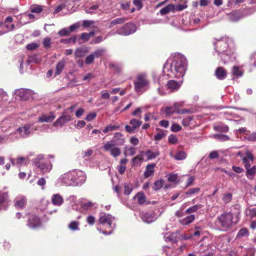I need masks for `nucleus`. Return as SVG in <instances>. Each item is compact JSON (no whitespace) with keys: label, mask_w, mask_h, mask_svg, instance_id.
Listing matches in <instances>:
<instances>
[{"label":"nucleus","mask_w":256,"mask_h":256,"mask_svg":"<svg viewBox=\"0 0 256 256\" xmlns=\"http://www.w3.org/2000/svg\"><path fill=\"white\" fill-rule=\"evenodd\" d=\"M134 90L137 92H142L143 89L146 88L149 84V81L146 76L144 74H140L137 76L134 82Z\"/></svg>","instance_id":"obj_1"},{"label":"nucleus","mask_w":256,"mask_h":256,"mask_svg":"<svg viewBox=\"0 0 256 256\" xmlns=\"http://www.w3.org/2000/svg\"><path fill=\"white\" fill-rule=\"evenodd\" d=\"M232 219L233 214L230 212L222 214L218 218V222L224 230H228L232 228Z\"/></svg>","instance_id":"obj_2"},{"label":"nucleus","mask_w":256,"mask_h":256,"mask_svg":"<svg viewBox=\"0 0 256 256\" xmlns=\"http://www.w3.org/2000/svg\"><path fill=\"white\" fill-rule=\"evenodd\" d=\"M124 140L120 139V142L116 143L114 142H108L104 146L106 151L110 150L111 154L114 156L116 157L120 155V150L118 148H112L116 145H122L124 143Z\"/></svg>","instance_id":"obj_3"},{"label":"nucleus","mask_w":256,"mask_h":256,"mask_svg":"<svg viewBox=\"0 0 256 256\" xmlns=\"http://www.w3.org/2000/svg\"><path fill=\"white\" fill-rule=\"evenodd\" d=\"M136 30V26L132 22H127L118 29L116 32L120 35L128 36L134 33Z\"/></svg>","instance_id":"obj_4"},{"label":"nucleus","mask_w":256,"mask_h":256,"mask_svg":"<svg viewBox=\"0 0 256 256\" xmlns=\"http://www.w3.org/2000/svg\"><path fill=\"white\" fill-rule=\"evenodd\" d=\"M36 166L39 168L43 174L49 172L52 168V164L50 161L42 162L35 159L34 160Z\"/></svg>","instance_id":"obj_5"},{"label":"nucleus","mask_w":256,"mask_h":256,"mask_svg":"<svg viewBox=\"0 0 256 256\" xmlns=\"http://www.w3.org/2000/svg\"><path fill=\"white\" fill-rule=\"evenodd\" d=\"M140 216L144 222L148 224H150L156 219L154 212H142L140 214Z\"/></svg>","instance_id":"obj_6"},{"label":"nucleus","mask_w":256,"mask_h":256,"mask_svg":"<svg viewBox=\"0 0 256 256\" xmlns=\"http://www.w3.org/2000/svg\"><path fill=\"white\" fill-rule=\"evenodd\" d=\"M16 94L22 100H27L32 96V92L30 90L21 89L16 91Z\"/></svg>","instance_id":"obj_7"},{"label":"nucleus","mask_w":256,"mask_h":256,"mask_svg":"<svg viewBox=\"0 0 256 256\" xmlns=\"http://www.w3.org/2000/svg\"><path fill=\"white\" fill-rule=\"evenodd\" d=\"M228 20L231 22H235L244 17L243 14L240 10L232 11L228 14Z\"/></svg>","instance_id":"obj_8"},{"label":"nucleus","mask_w":256,"mask_h":256,"mask_svg":"<svg viewBox=\"0 0 256 256\" xmlns=\"http://www.w3.org/2000/svg\"><path fill=\"white\" fill-rule=\"evenodd\" d=\"M71 120V116L69 114H66L60 117L54 123V126L56 127L62 126L64 124Z\"/></svg>","instance_id":"obj_9"},{"label":"nucleus","mask_w":256,"mask_h":256,"mask_svg":"<svg viewBox=\"0 0 256 256\" xmlns=\"http://www.w3.org/2000/svg\"><path fill=\"white\" fill-rule=\"evenodd\" d=\"M41 224L40 218L36 216H32L30 217L28 221V225L32 228H36L39 227Z\"/></svg>","instance_id":"obj_10"},{"label":"nucleus","mask_w":256,"mask_h":256,"mask_svg":"<svg viewBox=\"0 0 256 256\" xmlns=\"http://www.w3.org/2000/svg\"><path fill=\"white\" fill-rule=\"evenodd\" d=\"M228 48V44L226 42H220L216 44L215 49L220 54H224L226 52Z\"/></svg>","instance_id":"obj_11"},{"label":"nucleus","mask_w":256,"mask_h":256,"mask_svg":"<svg viewBox=\"0 0 256 256\" xmlns=\"http://www.w3.org/2000/svg\"><path fill=\"white\" fill-rule=\"evenodd\" d=\"M215 75L218 80H224L227 76V72L223 67H218L215 71Z\"/></svg>","instance_id":"obj_12"},{"label":"nucleus","mask_w":256,"mask_h":256,"mask_svg":"<svg viewBox=\"0 0 256 256\" xmlns=\"http://www.w3.org/2000/svg\"><path fill=\"white\" fill-rule=\"evenodd\" d=\"M172 64L174 65V70L177 72H180V74H182L184 72L185 68L184 64L182 61L181 60H176L173 62Z\"/></svg>","instance_id":"obj_13"},{"label":"nucleus","mask_w":256,"mask_h":256,"mask_svg":"<svg viewBox=\"0 0 256 256\" xmlns=\"http://www.w3.org/2000/svg\"><path fill=\"white\" fill-rule=\"evenodd\" d=\"M26 204V199L24 197L18 198L14 200V206L16 208H23Z\"/></svg>","instance_id":"obj_14"},{"label":"nucleus","mask_w":256,"mask_h":256,"mask_svg":"<svg viewBox=\"0 0 256 256\" xmlns=\"http://www.w3.org/2000/svg\"><path fill=\"white\" fill-rule=\"evenodd\" d=\"M156 164H150L147 165L146 167V170L145 172H144V177L145 178H148L150 176H152L154 173V168L156 166Z\"/></svg>","instance_id":"obj_15"},{"label":"nucleus","mask_w":256,"mask_h":256,"mask_svg":"<svg viewBox=\"0 0 256 256\" xmlns=\"http://www.w3.org/2000/svg\"><path fill=\"white\" fill-rule=\"evenodd\" d=\"M30 126L25 125L23 127H20L18 128L17 130L22 134V136L24 138L28 136L30 134Z\"/></svg>","instance_id":"obj_16"},{"label":"nucleus","mask_w":256,"mask_h":256,"mask_svg":"<svg viewBox=\"0 0 256 256\" xmlns=\"http://www.w3.org/2000/svg\"><path fill=\"white\" fill-rule=\"evenodd\" d=\"M166 86L168 89L174 90H178L180 86V84L176 80H170L168 81Z\"/></svg>","instance_id":"obj_17"},{"label":"nucleus","mask_w":256,"mask_h":256,"mask_svg":"<svg viewBox=\"0 0 256 256\" xmlns=\"http://www.w3.org/2000/svg\"><path fill=\"white\" fill-rule=\"evenodd\" d=\"M88 52L86 48H77L75 51L74 56L76 58H82Z\"/></svg>","instance_id":"obj_18"},{"label":"nucleus","mask_w":256,"mask_h":256,"mask_svg":"<svg viewBox=\"0 0 256 256\" xmlns=\"http://www.w3.org/2000/svg\"><path fill=\"white\" fill-rule=\"evenodd\" d=\"M110 216V215H106L105 214H104L102 216H100L99 219V222L100 224H108L109 226L110 227L112 225V222Z\"/></svg>","instance_id":"obj_19"},{"label":"nucleus","mask_w":256,"mask_h":256,"mask_svg":"<svg viewBox=\"0 0 256 256\" xmlns=\"http://www.w3.org/2000/svg\"><path fill=\"white\" fill-rule=\"evenodd\" d=\"M63 202V198L60 194H56L53 196L52 198V202L54 204L60 206Z\"/></svg>","instance_id":"obj_20"},{"label":"nucleus","mask_w":256,"mask_h":256,"mask_svg":"<svg viewBox=\"0 0 256 256\" xmlns=\"http://www.w3.org/2000/svg\"><path fill=\"white\" fill-rule=\"evenodd\" d=\"M136 198L138 199V204H143L146 202V196L142 192H138L134 197V198Z\"/></svg>","instance_id":"obj_21"},{"label":"nucleus","mask_w":256,"mask_h":256,"mask_svg":"<svg viewBox=\"0 0 256 256\" xmlns=\"http://www.w3.org/2000/svg\"><path fill=\"white\" fill-rule=\"evenodd\" d=\"M55 118V116L52 114L47 116L46 114L42 115L39 118L38 121L40 122H52Z\"/></svg>","instance_id":"obj_22"},{"label":"nucleus","mask_w":256,"mask_h":256,"mask_svg":"<svg viewBox=\"0 0 256 256\" xmlns=\"http://www.w3.org/2000/svg\"><path fill=\"white\" fill-rule=\"evenodd\" d=\"M127 20H128V18H117L114 19L110 22V26L112 27L116 24H124Z\"/></svg>","instance_id":"obj_23"},{"label":"nucleus","mask_w":256,"mask_h":256,"mask_svg":"<svg viewBox=\"0 0 256 256\" xmlns=\"http://www.w3.org/2000/svg\"><path fill=\"white\" fill-rule=\"evenodd\" d=\"M256 174V166H254L248 170L246 172V176L250 180H252L254 176Z\"/></svg>","instance_id":"obj_24"},{"label":"nucleus","mask_w":256,"mask_h":256,"mask_svg":"<svg viewBox=\"0 0 256 256\" xmlns=\"http://www.w3.org/2000/svg\"><path fill=\"white\" fill-rule=\"evenodd\" d=\"M64 67V62L60 61L59 62L56 66V70L55 72L54 76L58 75L62 71Z\"/></svg>","instance_id":"obj_25"},{"label":"nucleus","mask_w":256,"mask_h":256,"mask_svg":"<svg viewBox=\"0 0 256 256\" xmlns=\"http://www.w3.org/2000/svg\"><path fill=\"white\" fill-rule=\"evenodd\" d=\"M170 11L174 12V5L172 4H170L161 9L160 13L162 15H164L168 14Z\"/></svg>","instance_id":"obj_26"},{"label":"nucleus","mask_w":256,"mask_h":256,"mask_svg":"<svg viewBox=\"0 0 256 256\" xmlns=\"http://www.w3.org/2000/svg\"><path fill=\"white\" fill-rule=\"evenodd\" d=\"M77 38L76 35H74L73 36L69 38L66 39H62L60 41V43L64 44H76V40Z\"/></svg>","instance_id":"obj_27"},{"label":"nucleus","mask_w":256,"mask_h":256,"mask_svg":"<svg viewBox=\"0 0 256 256\" xmlns=\"http://www.w3.org/2000/svg\"><path fill=\"white\" fill-rule=\"evenodd\" d=\"M8 192H0V210L2 208V205L8 200Z\"/></svg>","instance_id":"obj_28"},{"label":"nucleus","mask_w":256,"mask_h":256,"mask_svg":"<svg viewBox=\"0 0 256 256\" xmlns=\"http://www.w3.org/2000/svg\"><path fill=\"white\" fill-rule=\"evenodd\" d=\"M130 124L132 125V128H134L135 130L140 126L142 124V122L137 120L136 118H132L130 120Z\"/></svg>","instance_id":"obj_29"},{"label":"nucleus","mask_w":256,"mask_h":256,"mask_svg":"<svg viewBox=\"0 0 256 256\" xmlns=\"http://www.w3.org/2000/svg\"><path fill=\"white\" fill-rule=\"evenodd\" d=\"M232 73L234 76H236V77L242 76L243 74L242 71L240 70L238 66H234L232 68Z\"/></svg>","instance_id":"obj_30"},{"label":"nucleus","mask_w":256,"mask_h":256,"mask_svg":"<svg viewBox=\"0 0 256 256\" xmlns=\"http://www.w3.org/2000/svg\"><path fill=\"white\" fill-rule=\"evenodd\" d=\"M214 128L215 130L223 132H227L228 130V127L224 125L216 126L214 127Z\"/></svg>","instance_id":"obj_31"},{"label":"nucleus","mask_w":256,"mask_h":256,"mask_svg":"<svg viewBox=\"0 0 256 256\" xmlns=\"http://www.w3.org/2000/svg\"><path fill=\"white\" fill-rule=\"evenodd\" d=\"M146 154L148 156V160H152L155 158L156 156L160 155L158 152H152L150 150H148L146 152Z\"/></svg>","instance_id":"obj_32"},{"label":"nucleus","mask_w":256,"mask_h":256,"mask_svg":"<svg viewBox=\"0 0 256 256\" xmlns=\"http://www.w3.org/2000/svg\"><path fill=\"white\" fill-rule=\"evenodd\" d=\"M164 184V180H160L156 181L154 184L153 189L154 190H160L162 186Z\"/></svg>","instance_id":"obj_33"},{"label":"nucleus","mask_w":256,"mask_h":256,"mask_svg":"<svg viewBox=\"0 0 256 256\" xmlns=\"http://www.w3.org/2000/svg\"><path fill=\"white\" fill-rule=\"evenodd\" d=\"M156 130L158 131H160V132L154 136V140H160L166 136V134L164 132V130L159 128H156Z\"/></svg>","instance_id":"obj_34"},{"label":"nucleus","mask_w":256,"mask_h":256,"mask_svg":"<svg viewBox=\"0 0 256 256\" xmlns=\"http://www.w3.org/2000/svg\"><path fill=\"white\" fill-rule=\"evenodd\" d=\"M186 154L183 151L177 152L174 158L177 160H182L186 158Z\"/></svg>","instance_id":"obj_35"},{"label":"nucleus","mask_w":256,"mask_h":256,"mask_svg":"<svg viewBox=\"0 0 256 256\" xmlns=\"http://www.w3.org/2000/svg\"><path fill=\"white\" fill-rule=\"evenodd\" d=\"M202 208V204H196L188 208L186 210V212L188 214H190L192 212H196L198 209Z\"/></svg>","instance_id":"obj_36"},{"label":"nucleus","mask_w":256,"mask_h":256,"mask_svg":"<svg viewBox=\"0 0 256 256\" xmlns=\"http://www.w3.org/2000/svg\"><path fill=\"white\" fill-rule=\"evenodd\" d=\"M194 218L195 217L194 215H190L186 217L182 220L183 224L184 225L188 224L194 221Z\"/></svg>","instance_id":"obj_37"},{"label":"nucleus","mask_w":256,"mask_h":256,"mask_svg":"<svg viewBox=\"0 0 256 256\" xmlns=\"http://www.w3.org/2000/svg\"><path fill=\"white\" fill-rule=\"evenodd\" d=\"M214 138L216 139H218L223 141L229 140V138L228 136L222 134H215L214 135Z\"/></svg>","instance_id":"obj_38"},{"label":"nucleus","mask_w":256,"mask_h":256,"mask_svg":"<svg viewBox=\"0 0 256 256\" xmlns=\"http://www.w3.org/2000/svg\"><path fill=\"white\" fill-rule=\"evenodd\" d=\"M90 39V38L88 34V33L84 32L82 33L80 35V38L78 39V40H82V42H88ZM82 42H79V44H82Z\"/></svg>","instance_id":"obj_39"},{"label":"nucleus","mask_w":256,"mask_h":256,"mask_svg":"<svg viewBox=\"0 0 256 256\" xmlns=\"http://www.w3.org/2000/svg\"><path fill=\"white\" fill-rule=\"evenodd\" d=\"M248 232L246 228H242L238 234L237 238H240L244 236L248 235Z\"/></svg>","instance_id":"obj_40"},{"label":"nucleus","mask_w":256,"mask_h":256,"mask_svg":"<svg viewBox=\"0 0 256 256\" xmlns=\"http://www.w3.org/2000/svg\"><path fill=\"white\" fill-rule=\"evenodd\" d=\"M104 51L103 49H98L92 53L91 54L94 56V58H98L102 55Z\"/></svg>","instance_id":"obj_41"},{"label":"nucleus","mask_w":256,"mask_h":256,"mask_svg":"<svg viewBox=\"0 0 256 256\" xmlns=\"http://www.w3.org/2000/svg\"><path fill=\"white\" fill-rule=\"evenodd\" d=\"M122 137V134L120 132H116L115 134L114 140L111 142H114L116 143H118L120 142V139H124Z\"/></svg>","instance_id":"obj_42"},{"label":"nucleus","mask_w":256,"mask_h":256,"mask_svg":"<svg viewBox=\"0 0 256 256\" xmlns=\"http://www.w3.org/2000/svg\"><path fill=\"white\" fill-rule=\"evenodd\" d=\"M78 224H79V222H78L73 221V222H72L69 224L68 228L72 230H78Z\"/></svg>","instance_id":"obj_43"},{"label":"nucleus","mask_w":256,"mask_h":256,"mask_svg":"<svg viewBox=\"0 0 256 256\" xmlns=\"http://www.w3.org/2000/svg\"><path fill=\"white\" fill-rule=\"evenodd\" d=\"M132 190V186L131 184H125L124 186V194L125 195H128L131 192Z\"/></svg>","instance_id":"obj_44"},{"label":"nucleus","mask_w":256,"mask_h":256,"mask_svg":"<svg viewBox=\"0 0 256 256\" xmlns=\"http://www.w3.org/2000/svg\"><path fill=\"white\" fill-rule=\"evenodd\" d=\"M39 46V45L35 42H32L30 44H28L26 46V48L28 50H32L38 48Z\"/></svg>","instance_id":"obj_45"},{"label":"nucleus","mask_w":256,"mask_h":256,"mask_svg":"<svg viewBox=\"0 0 256 256\" xmlns=\"http://www.w3.org/2000/svg\"><path fill=\"white\" fill-rule=\"evenodd\" d=\"M58 34L61 36H66L70 35V32H68V29L64 28L60 30Z\"/></svg>","instance_id":"obj_46"},{"label":"nucleus","mask_w":256,"mask_h":256,"mask_svg":"<svg viewBox=\"0 0 256 256\" xmlns=\"http://www.w3.org/2000/svg\"><path fill=\"white\" fill-rule=\"evenodd\" d=\"M30 11L32 13L39 14L42 11V6H37L30 8Z\"/></svg>","instance_id":"obj_47"},{"label":"nucleus","mask_w":256,"mask_h":256,"mask_svg":"<svg viewBox=\"0 0 256 256\" xmlns=\"http://www.w3.org/2000/svg\"><path fill=\"white\" fill-rule=\"evenodd\" d=\"M118 128V126H113L112 124H110L104 129L103 132L104 133H106L108 131H112V130H115Z\"/></svg>","instance_id":"obj_48"},{"label":"nucleus","mask_w":256,"mask_h":256,"mask_svg":"<svg viewBox=\"0 0 256 256\" xmlns=\"http://www.w3.org/2000/svg\"><path fill=\"white\" fill-rule=\"evenodd\" d=\"M44 46L46 48H49L51 45V40L50 38L46 37V38L43 42Z\"/></svg>","instance_id":"obj_49"},{"label":"nucleus","mask_w":256,"mask_h":256,"mask_svg":"<svg viewBox=\"0 0 256 256\" xmlns=\"http://www.w3.org/2000/svg\"><path fill=\"white\" fill-rule=\"evenodd\" d=\"M193 119V117L192 116H188L186 118H184L182 120V124L184 126H188L191 120Z\"/></svg>","instance_id":"obj_50"},{"label":"nucleus","mask_w":256,"mask_h":256,"mask_svg":"<svg viewBox=\"0 0 256 256\" xmlns=\"http://www.w3.org/2000/svg\"><path fill=\"white\" fill-rule=\"evenodd\" d=\"M187 7V6L186 4H178L176 5H174V10L180 11Z\"/></svg>","instance_id":"obj_51"},{"label":"nucleus","mask_w":256,"mask_h":256,"mask_svg":"<svg viewBox=\"0 0 256 256\" xmlns=\"http://www.w3.org/2000/svg\"><path fill=\"white\" fill-rule=\"evenodd\" d=\"M200 190V188H190L186 192V195H191L198 192Z\"/></svg>","instance_id":"obj_52"},{"label":"nucleus","mask_w":256,"mask_h":256,"mask_svg":"<svg viewBox=\"0 0 256 256\" xmlns=\"http://www.w3.org/2000/svg\"><path fill=\"white\" fill-rule=\"evenodd\" d=\"M232 198V194L230 193H228L224 195L222 200L228 203L230 202Z\"/></svg>","instance_id":"obj_53"},{"label":"nucleus","mask_w":256,"mask_h":256,"mask_svg":"<svg viewBox=\"0 0 256 256\" xmlns=\"http://www.w3.org/2000/svg\"><path fill=\"white\" fill-rule=\"evenodd\" d=\"M96 116V112H92L88 114L85 118V120L87 121H92L93 120Z\"/></svg>","instance_id":"obj_54"},{"label":"nucleus","mask_w":256,"mask_h":256,"mask_svg":"<svg viewBox=\"0 0 256 256\" xmlns=\"http://www.w3.org/2000/svg\"><path fill=\"white\" fill-rule=\"evenodd\" d=\"M142 0H134L133 4L137 7L138 10H140L143 6Z\"/></svg>","instance_id":"obj_55"},{"label":"nucleus","mask_w":256,"mask_h":256,"mask_svg":"<svg viewBox=\"0 0 256 256\" xmlns=\"http://www.w3.org/2000/svg\"><path fill=\"white\" fill-rule=\"evenodd\" d=\"M182 130V127L177 124H174L171 126V130L174 132H178Z\"/></svg>","instance_id":"obj_56"},{"label":"nucleus","mask_w":256,"mask_h":256,"mask_svg":"<svg viewBox=\"0 0 256 256\" xmlns=\"http://www.w3.org/2000/svg\"><path fill=\"white\" fill-rule=\"evenodd\" d=\"M168 142L172 144H176L178 142V138L174 135L170 134L168 137Z\"/></svg>","instance_id":"obj_57"},{"label":"nucleus","mask_w":256,"mask_h":256,"mask_svg":"<svg viewBox=\"0 0 256 256\" xmlns=\"http://www.w3.org/2000/svg\"><path fill=\"white\" fill-rule=\"evenodd\" d=\"M110 67L112 68L117 72H120L121 70L120 66L115 64L110 63Z\"/></svg>","instance_id":"obj_58"},{"label":"nucleus","mask_w":256,"mask_h":256,"mask_svg":"<svg viewBox=\"0 0 256 256\" xmlns=\"http://www.w3.org/2000/svg\"><path fill=\"white\" fill-rule=\"evenodd\" d=\"M247 140L252 142L256 141V132L250 134L247 137Z\"/></svg>","instance_id":"obj_59"},{"label":"nucleus","mask_w":256,"mask_h":256,"mask_svg":"<svg viewBox=\"0 0 256 256\" xmlns=\"http://www.w3.org/2000/svg\"><path fill=\"white\" fill-rule=\"evenodd\" d=\"M94 56L90 54L86 58L85 62L86 64H90L94 62Z\"/></svg>","instance_id":"obj_60"},{"label":"nucleus","mask_w":256,"mask_h":256,"mask_svg":"<svg viewBox=\"0 0 256 256\" xmlns=\"http://www.w3.org/2000/svg\"><path fill=\"white\" fill-rule=\"evenodd\" d=\"M242 160L243 163L245 164V167H246V170H248L252 168H250V162L246 158H242Z\"/></svg>","instance_id":"obj_61"},{"label":"nucleus","mask_w":256,"mask_h":256,"mask_svg":"<svg viewBox=\"0 0 256 256\" xmlns=\"http://www.w3.org/2000/svg\"><path fill=\"white\" fill-rule=\"evenodd\" d=\"M178 178L176 174H170L168 178V180L170 182H174Z\"/></svg>","instance_id":"obj_62"},{"label":"nucleus","mask_w":256,"mask_h":256,"mask_svg":"<svg viewBox=\"0 0 256 256\" xmlns=\"http://www.w3.org/2000/svg\"><path fill=\"white\" fill-rule=\"evenodd\" d=\"M66 7V4H62L58 6L56 9L54 10V13L56 14L59 12L60 11H61L64 8Z\"/></svg>","instance_id":"obj_63"},{"label":"nucleus","mask_w":256,"mask_h":256,"mask_svg":"<svg viewBox=\"0 0 256 256\" xmlns=\"http://www.w3.org/2000/svg\"><path fill=\"white\" fill-rule=\"evenodd\" d=\"M142 158L138 156H137L132 159V164L135 165L138 164V161H141L142 160Z\"/></svg>","instance_id":"obj_64"}]
</instances>
